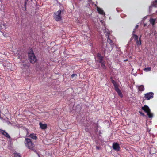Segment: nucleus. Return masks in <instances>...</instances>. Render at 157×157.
<instances>
[{"instance_id":"1","label":"nucleus","mask_w":157,"mask_h":157,"mask_svg":"<svg viewBox=\"0 0 157 157\" xmlns=\"http://www.w3.org/2000/svg\"><path fill=\"white\" fill-rule=\"evenodd\" d=\"M112 82L114 86L115 89L118 95L121 98H122L123 96V94L121 91L118 88V86H119V82L112 80Z\"/></svg>"},{"instance_id":"2","label":"nucleus","mask_w":157,"mask_h":157,"mask_svg":"<svg viewBox=\"0 0 157 157\" xmlns=\"http://www.w3.org/2000/svg\"><path fill=\"white\" fill-rule=\"evenodd\" d=\"M28 54L30 62L32 63H34L36 61V59L33 50L31 49L29 50Z\"/></svg>"},{"instance_id":"3","label":"nucleus","mask_w":157,"mask_h":157,"mask_svg":"<svg viewBox=\"0 0 157 157\" xmlns=\"http://www.w3.org/2000/svg\"><path fill=\"white\" fill-rule=\"evenodd\" d=\"M24 143L25 146L29 149L33 150L34 147V144H33L31 140L29 138H26Z\"/></svg>"},{"instance_id":"4","label":"nucleus","mask_w":157,"mask_h":157,"mask_svg":"<svg viewBox=\"0 0 157 157\" xmlns=\"http://www.w3.org/2000/svg\"><path fill=\"white\" fill-rule=\"evenodd\" d=\"M142 109L147 113L150 118H151L153 116V114L150 112V110L149 107L146 105H144L142 107Z\"/></svg>"},{"instance_id":"5","label":"nucleus","mask_w":157,"mask_h":157,"mask_svg":"<svg viewBox=\"0 0 157 157\" xmlns=\"http://www.w3.org/2000/svg\"><path fill=\"white\" fill-rule=\"evenodd\" d=\"M54 17L55 20L57 21H59L62 19L61 11L59 10L54 13Z\"/></svg>"},{"instance_id":"6","label":"nucleus","mask_w":157,"mask_h":157,"mask_svg":"<svg viewBox=\"0 0 157 157\" xmlns=\"http://www.w3.org/2000/svg\"><path fill=\"white\" fill-rule=\"evenodd\" d=\"M103 32L105 33V35L106 36H108L107 38V41L108 42H109V43H110L111 42V40L109 39V35L110 34V32L109 31L108 29H105L103 30Z\"/></svg>"},{"instance_id":"7","label":"nucleus","mask_w":157,"mask_h":157,"mask_svg":"<svg viewBox=\"0 0 157 157\" xmlns=\"http://www.w3.org/2000/svg\"><path fill=\"white\" fill-rule=\"evenodd\" d=\"M154 94L152 92L147 93L145 94V97L146 99L149 100L153 97Z\"/></svg>"},{"instance_id":"8","label":"nucleus","mask_w":157,"mask_h":157,"mask_svg":"<svg viewBox=\"0 0 157 157\" xmlns=\"http://www.w3.org/2000/svg\"><path fill=\"white\" fill-rule=\"evenodd\" d=\"M113 147L114 150L117 151H119L120 148L119 144L117 143H114L113 144Z\"/></svg>"},{"instance_id":"9","label":"nucleus","mask_w":157,"mask_h":157,"mask_svg":"<svg viewBox=\"0 0 157 157\" xmlns=\"http://www.w3.org/2000/svg\"><path fill=\"white\" fill-rule=\"evenodd\" d=\"M97 57L98 59L100 60V63H101V66L103 67L104 68L105 66L104 64L103 63H101V61L103 60V57L101 55V54L99 53H98L97 54Z\"/></svg>"},{"instance_id":"10","label":"nucleus","mask_w":157,"mask_h":157,"mask_svg":"<svg viewBox=\"0 0 157 157\" xmlns=\"http://www.w3.org/2000/svg\"><path fill=\"white\" fill-rule=\"evenodd\" d=\"M40 127L42 129H45L47 127V124H42L41 123H39Z\"/></svg>"},{"instance_id":"11","label":"nucleus","mask_w":157,"mask_h":157,"mask_svg":"<svg viewBox=\"0 0 157 157\" xmlns=\"http://www.w3.org/2000/svg\"><path fill=\"white\" fill-rule=\"evenodd\" d=\"M0 133L2 134L6 137L8 138L10 137V136L4 130L0 129Z\"/></svg>"},{"instance_id":"12","label":"nucleus","mask_w":157,"mask_h":157,"mask_svg":"<svg viewBox=\"0 0 157 157\" xmlns=\"http://www.w3.org/2000/svg\"><path fill=\"white\" fill-rule=\"evenodd\" d=\"M28 136L34 140H36L37 139V136L34 133L31 134L29 136Z\"/></svg>"},{"instance_id":"13","label":"nucleus","mask_w":157,"mask_h":157,"mask_svg":"<svg viewBox=\"0 0 157 157\" xmlns=\"http://www.w3.org/2000/svg\"><path fill=\"white\" fill-rule=\"evenodd\" d=\"M97 11L98 13L100 14L105 15V13L104 12L103 10L101 8L97 7Z\"/></svg>"},{"instance_id":"14","label":"nucleus","mask_w":157,"mask_h":157,"mask_svg":"<svg viewBox=\"0 0 157 157\" xmlns=\"http://www.w3.org/2000/svg\"><path fill=\"white\" fill-rule=\"evenodd\" d=\"M138 90L139 91H143L144 90V87L143 85H141L138 86Z\"/></svg>"},{"instance_id":"15","label":"nucleus","mask_w":157,"mask_h":157,"mask_svg":"<svg viewBox=\"0 0 157 157\" xmlns=\"http://www.w3.org/2000/svg\"><path fill=\"white\" fill-rule=\"evenodd\" d=\"M141 36H140V37L139 38V41L138 40L136 41V44L138 45H141Z\"/></svg>"},{"instance_id":"16","label":"nucleus","mask_w":157,"mask_h":157,"mask_svg":"<svg viewBox=\"0 0 157 157\" xmlns=\"http://www.w3.org/2000/svg\"><path fill=\"white\" fill-rule=\"evenodd\" d=\"M150 22L153 25L154 24L155 21V20L152 18L151 19L149 20Z\"/></svg>"},{"instance_id":"17","label":"nucleus","mask_w":157,"mask_h":157,"mask_svg":"<svg viewBox=\"0 0 157 157\" xmlns=\"http://www.w3.org/2000/svg\"><path fill=\"white\" fill-rule=\"evenodd\" d=\"M151 67H148L144 68V70L146 72H148L150 71L151 70Z\"/></svg>"},{"instance_id":"18","label":"nucleus","mask_w":157,"mask_h":157,"mask_svg":"<svg viewBox=\"0 0 157 157\" xmlns=\"http://www.w3.org/2000/svg\"><path fill=\"white\" fill-rule=\"evenodd\" d=\"M132 36L134 39L135 41L138 40V36L137 35L133 34Z\"/></svg>"},{"instance_id":"19","label":"nucleus","mask_w":157,"mask_h":157,"mask_svg":"<svg viewBox=\"0 0 157 157\" xmlns=\"http://www.w3.org/2000/svg\"><path fill=\"white\" fill-rule=\"evenodd\" d=\"M44 115H45V117L46 118H47L48 117L49 114V113L48 112H46L44 113Z\"/></svg>"},{"instance_id":"20","label":"nucleus","mask_w":157,"mask_h":157,"mask_svg":"<svg viewBox=\"0 0 157 157\" xmlns=\"http://www.w3.org/2000/svg\"><path fill=\"white\" fill-rule=\"evenodd\" d=\"M110 45H111V47L110 48H109V50H108V49H107V48H106V50L108 51V52H110V51H111V50H112V49H113V47L112 46V45L111 44H110Z\"/></svg>"},{"instance_id":"21","label":"nucleus","mask_w":157,"mask_h":157,"mask_svg":"<svg viewBox=\"0 0 157 157\" xmlns=\"http://www.w3.org/2000/svg\"><path fill=\"white\" fill-rule=\"evenodd\" d=\"M77 75L76 74H73L71 75V77L72 78H76L77 77Z\"/></svg>"},{"instance_id":"22","label":"nucleus","mask_w":157,"mask_h":157,"mask_svg":"<svg viewBox=\"0 0 157 157\" xmlns=\"http://www.w3.org/2000/svg\"><path fill=\"white\" fill-rule=\"evenodd\" d=\"M14 155L15 157H20V155L17 153H15Z\"/></svg>"},{"instance_id":"23","label":"nucleus","mask_w":157,"mask_h":157,"mask_svg":"<svg viewBox=\"0 0 157 157\" xmlns=\"http://www.w3.org/2000/svg\"><path fill=\"white\" fill-rule=\"evenodd\" d=\"M2 25L5 28H6L7 27V25L5 24V23H3Z\"/></svg>"},{"instance_id":"24","label":"nucleus","mask_w":157,"mask_h":157,"mask_svg":"<svg viewBox=\"0 0 157 157\" xmlns=\"http://www.w3.org/2000/svg\"><path fill=\"white\" fill-rule=\"evenodd\" d=\"M155 2L157 3V0H155L154 2H153L152 4V6H155V5H154V3Z\"/></svg>"},{"instance_id":"25","label":"nucleus","mask_w":157,"mask_h":157,"mask_svg":"<svg viewBox=\"0 0 157 157\" xmlns=\"http://www.w3.org/2000/svg\"><path fill=\"white\" fill-rule=\"evenodd\" d=\"M3 36L5 37H6L7 36V34L6 33H3Z\"/></svg>"},{"instance_id":"26","label":"nucleus","mask_w":157,"mask_h":157,"mask_svg":"<svg viewBox=\"0 0 157 157\" xmlns=\"http://www.w3.org/2000/svg\"><path fill=\"white\" fill-rule=\"evenodd\" d=\"M100 22H101V23L103 25H104V24H104L103 23V20H101L100 21Z\"/></svg>"},{"instance_id":"27","label":"nucleus","mask_w":157,"mask_h":157,"mask_svg":"<svg viewBox=\"0 0 157 157\" xmlns=\"http://www.w3.org/2000/svg\"><path fill=\"white\" fill-rule=\"evenodd\" d=\"M26 3H27V2L25 1V4H24V5H25V7L26 4Z\"/></svg>"},{"instance_id":"28","label":"nucleus","mask_w":157,"mask_h":157,"mask_svg":"<svg viewBox=\"0 0 157 157\" xmlns=\"http://www.w3.org/2000/svg\"><path fill=\"white\" fill-rule=\"evenodd\" d=\"M139 113H140L141 114V115H143V116H144V114L143 113H142L141 112H139Z\"/></svg>"},{"instance_id":"29","label":"nucleus","mask_w":157,"mask_h":157,"mask_svg":"<svg viewBox=\"0 0 157 157\" xmlns=\"http://www.w3.org/2000/svg\"><path fill=\"white\" fill-rule=\"evenodd\" d=\"M138 27V25H136V26H135V28H137Z\"/></svg>"},{"instance_id":"30","label":"nucleus","mask_w":157,"mask_h":157,"mask_svg":"<svg viewBox=\"0 0 157 157\" xmlns=\"http://www.w3.org/2000/svg\"><path fill=\"white\" fill-rule=\"evenodd\" d=\"M135 29H134V30H133V34L135 33Z\"/></svg>"},{"instance_id":"31","label":"nucleus","mask_w":157,"mask_h":157,"mask_svg":"<svg viewBox=\"0 0 157 157\" xmlns=\"http://www.w3.org/2000/svg\"><path fill=\"white\" fill-rule=\"evenodd\" d=\"M151 7V6L150 7V8Z\"/></svg>"},{"instance_id":"32","label":"nucleus","mask_w":157,"mask_h":157,"mask_svg":"<svg viewBox=\"0 0 157 157\" xmlns=\"http://www.w3.org/2000/svg\"><path fill=\"white\" fill-rule=\"evenodd\" d=\"M156 12H157V11H156Z\"/></svg>"}]
</instances>
